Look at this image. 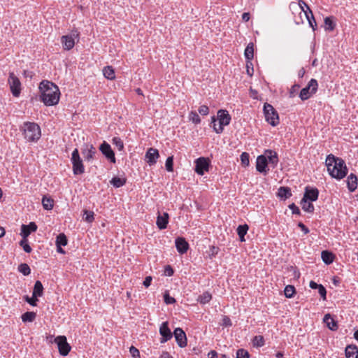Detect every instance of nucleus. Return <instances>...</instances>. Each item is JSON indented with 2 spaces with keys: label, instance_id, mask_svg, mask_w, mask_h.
<instances>
[{
  "label": "nucleus",
  "instance_id": "1",
  "mask_svg": "<svg viewBox=\"0 0 358 358\" xmlns=\"http://www.w3.org/2000/svg\"><path fill=\"white\" fill-rule=\"evenodd\" d=\"M41 92V100L45 106H55L59 100L60 92L59 87L52 82L43 80L39 85Z\"/></svg>",
  "mask_w": 358,
  "mask_h": 358
},
{
  "label": "nucleus",
  "instance_id": "2",
  "mask_svg": "<svg viewBox=\"0 0 358 358\" xmlns=\"http://www.w3.org/2000/svg\"><path fill=\"white\" fill-rule=\"evenodd\" d=\"M326 166L329 175L336 179H343L348 173V169L344 160L336 157L333 155L327 156Z\"/></svg>",
  "mask_w": 358,
  "mask_h": 358
},
{
  "label": "nucleus",
  "instance_id": "3",
  "mask_svg": "<svg viewBox=\"0 0 358 358\" xmlns=\"http://www.w3.org/2000/svg\"><path fill=\"white\" fill-rule=\"evenodd\" d=\"M22 129L24 138L29 141H37L41 137V129L39 126L34 122H24Z\"/></svg>",
  "mask_w": 358,
  "mask_h": 358
},
{
  "label": "nucleus",
  "instance_id": "4",
  "mask_svg": "<svg viewBox=\"0 0 358 358\" xmlns=\"http://www.w3.org/2000/svg\"><path fill=\"white\" fill-rule=\"evenodd\" d=\"M211 119L213 130L217 134H221L224 130V127L229 124L231 118L227 110L220 109L217 111V119L219 120L218 127H215V117L213 116Z\"/></svg>",
  "mask_w": 358,
  "mask_h": 358
},
{
  "label": "nucleus",
  "instance_id": "5",
  "mask_svg": "<svg viewBox=\"0 0 358 358\" xmlns=\"http://www.w3.org/2000/svg\"><path fill=\"white\" fill-rule=\"evenodd\" d=\"M264 114L266 121L271 126L275 127L279 124V116L273 106L268 103L264 105Z\"/></svg>",
  "mask_w": 358,
  "mask_h": 358
},
{
  "label": "nucleus",
  "instance_id": "6",
  "mask_svg": "<svg viewBox=\"0 0 358 358\" xmlns=\"http://www.w3.org/2000/svg\"><path fill=\"white\" fill-rule=\"evenodd\" d=\"M71 161L73 165V172L75 175H80L85 172L83 160L80 157L78 150L76 148L72 154Z\"/></svg>",
  "mask_w": 358,
  "mask_h": 358
},
{
  "label": "nucleus",
  "instance_id": "7",
  "mask_svg": "<svg viewBox=\"0 0 358 358\" xmlns=\"http://www.w3.org/2000/svg\"><path fill=\"white\" fill-rule=\"evenodd\" d=\"M317 81L312 78L308 85L303 88L300 93H299V97L302 101L307 100L308 98H310L313 94H315L317 90Z\"/></svg>",
  "mask_w": 358,
  "mask_h": 358
},
{
  "label": "nucleus",
  "instance_id": "8",
  "mask_svg": "<svg viewBox=\"0 0 358 358\" xmlns=\"http://www.w3.org/2000/svg\"><path fill=\"white\" fill-rule=\"evenodd\" d=\"M244 55L246 59L247 73L252 76L254 71L253 64L251 62L254 57V45L252 43L248 44L245 49Z\"/></svg>",
  "mask_w": 358,
  "mask_h": 358
},
{
  "label": "nucleus",
  "instance_id": "9",
  "mask_svg": "<svg viewBox=\"0 0 358 358\" xmlns=\"http://www.w3.org/2000/svg\"><path fill=\"white\" fill-rule=\"evenodd\" d=\"M8 82L13 96L18 97L21 92V83L19 78L14 74V73L10 72L9 73Z\"/></svg>",
  "mask_w": 358,
  "mask_h": 358
},
{
  "label": "nucleus",
  "instance_id": "10",
  "mask_svg": "<svg viewBox=\"0 0 358 358\" xmlns=\"http://www.w3.org/2000/svg\"><path fill=\"white\" fill-rule=\"evenodd\" d=\"M55 342L57 345L59 352L62 356H66L71 351V347L67 342L65 336H58L55 338Z\"/></svg>",
  "mask_w": 358,
  "mask_h": 358
},
{
  "label": "nucleus",
  "instance_id": "11",
  "mask_svg": "<svg viewBox=\"0 0 358 358\" xmlns=\"http://www.w3.org/2000/svg\"><path fill=\"white\" fill-rule=\"evenodd\" d=\"M210 160L205 157H199L195 161V172L200 176H203L206 171H208Z\"/></svg>",
  "mask_w": 358,
  "mask_h": 358
},
{
  "label": "nucleus",
  "instance_id": "12",
  "mask_svg": "<svg viewBox=\"0 0 358 358\" xmlns=\"http://www.w3.org/2000/svg\"><path fill=\"white\" fill-rule=\"evenodd\" d=\"M99 150L108 160H109L111 163H115L116 160L115 152L108 143L103 141L100 145Z\"/></svg>",
  "mask_w": 358,
  "mask_h": 358
},
{
  "label": "nucleus",
  "instance_id": "13",
  "mask_svg": "<svg viewBox=\"0 0 358 358\" xmlns=\"http://www.w3.org/2000/svg\"><path fill=\"white\" fill-rule=\"evenodd\" d=\"M267 157L263 155H259L256 160V169L258 172L267 175L269 169L268 168Z\"/></svg>",
  "mask_w": 358,
  "mask_h": 358
},
{
  "label": "nucleus",
  "instance_id": "14",
  "mask_svg": "<svg viewBox=\"0 0 358 358\" xmlns=\"http://www.w3.org/2000/svg\"><path fill=\"white\" fill-rule=\"evenodd\" d=\"M159 334L162 336L160 343H164L173 337V334L169 327V322H164L159 327Z\"/></svg>",
  "mask_w": 358,
  "mask_h": 358
},
{
  "label": "nucleus",
  "instance_id": "15",
  "mask_svg": "<svg viewBox=\"0 0 358 358\" xmlns=\"http://www.w3.org/2000/svg\"><path fill=\"white\" fill-rule=\"evenodd\" d=\"M173 335L179 347L184 348L187 345L186 334L181 328H176L173 331Z\"/></svg>",
  "mask_w": 358,
  "mask_h": 358
},
{
  "label": "nucleus",
  "instance_id": "16",
  "mask_svg": "<svg viewBox=\"0 0 358 358\" xmlns=\"http://www.w3.org/2000/svg\"><path fill=\"white\" fill-rule=\"evenodd\" d=\"M319 196V191L315 187H306L303 199H307L309 201H315L317 200Z\"/></svg>",
  "mask_w": 358,
  "mask_h": 358
},
{
  "label": "nucleus",
  "instance_id": "17",
  "mask_svg": "<svg viewBox=\"0 0 358 358\" xmlns=\"http://www.w3.org/2000/svg\"><path fill=\"white\" fill-rule=\"evenodd\" d=\"M176 247L177 251L180 254H184L187 252L189 249V243L183 237H178L175 241Z\"/></svg>",
  "mask_w": 358,
  "mask_h": 358
},
{
  "label": "nucleus",
  "instance_id": "18",
  "mask_svg": "<svg viewBox=\"0 0 358 358\" xmlns=\"http://www.w3.org/2000/svg\"><path fill=\"white\" fill-rule=\"evenodd\" d=\"M159 157V154L158 150L150 148L148 150L145 154V158L147 159V162L150 165H153L156 164L157 159Z\"/></svg>",
  "mask_w": 358,
  "mask_h": 358
},
{
  "label": "nucleus",
  "instance_id": "19",
  "mask_svg": "<svg viewBox=\"0 0 358 358\" xmlns=\"http://www.w3.org/2000/svg\"><path fill=\"white\" fill-rule=\"evenodd\" d=\"M37 230V225L35 222H31L29 224H22L21 226L20 235L22 238H27L31 232Z\"/></svg>",
  "mask_w": 358,
  "mask_h": 358
},
{
  "label": "nucleus",
  "instance_id": "20",
  "mask_svg": "<svg viewBox=\"0 0 358 358\" xmlns=\"http://www.w3.org/2000/svg\"><path fill=\"white\" fill-rule=\"evenodd\" d=\"M267 157L268 164L272 166V168H275L278 163V156L275 151L272 150H266L264 155Z\"/></svg>",
  "mask_w": 358,
  "mask_h": 358
},
{
  "label": "nucleus",
  "instance_id": "21",
  "mask_svg": "<svg viewBox=\"0 0 358 358\" xmlns=\"http://www.w3.org/2000/svg\"><path fill=\"white\" fill-rule=\"evenodd\" d=\"M301 3H303L306 6V8L308 10V12L305 11V15L306 16V18L308 21L310 26L313 28V30H315V27H317V23H316V21L313 16V13L312 10H310V7L306 4V3L304 1H303V0L299 1V6H301Z\"/></svg>",
  "mask_w": 358,
  "mask_h": 358
},
{
  "label": "nucleus",
  "instance_id": "22",
  "mask_svg": "<svg viewBox=\"0 0 358 358\" xmlns=\"http://www.w3.org/2000/svg\"><path fill=\"white\" fill-rule=\"evenodd\" d=\"M169 215L167 213L164 212L163 214H158L157 217L156 224L159 229H164L167 227L169 223Z\"/></svg>",
  "mask_w": 358,
  "mask_h": 358
},
{
  "label": "nucleus",
  "instance_id": "23",
  "mask_svg": "<svg viewBox=\"0 0 358 358\" xmlns=\"http://www.w3.org/2000/svg\"><path fill=\"white\" fill-rule=\"evenodd\" d=\"M357 177L356 175L351 173L347 178V186L350 192H354L357 187Z\"/></svg>",
  "mask_w": 358,
  "mask_h": 358
},
{
  "label": "nucleus",
  "instance_id": "24",
  "mask_svg": "<svg viewBox=\"0 0 358 358\" xmlns=\"http://www.w3.org/2000/svg\"><path fill=\"white\" fill-rule=\"evenodd\" d=\"M61 43L62 44L63 48L66 50H71L75 45V41L68 35L62 36Z\"/></svg>",
  "mask_w": 358,
  "mask_h": 358
},
{
  "label": "nucleus",
  "instance_id": "25",
  "mask_svg": "<svg viewBox=\"0 0 358 358\" xmlns=\"http://www.w3.org/2000/svg\"><path fill=\"white\" fill-rule=\"evenodd\" d=\"M323 321L326 323L328 328L331 331H336L338 329L337 322L335 321L329 313L324 315Z\"/></svg>",
  "mask_w": 358,
  "mask_h": 358
},
{
  "label": "nucleus",
  "instance_id": "26",
  "mask_svg": "<svg viewBox=\"0 0 358 358\" xmlns=\"http://www.w3.org/2000/svg\"><path fill=\"white\" fill-rule=\"evenodd\" d=\"M345 352L346 358H358V348L356 345H348Z\"/></svg>",
  "mask_w": 358,
  "mask_h": 358
},
{
  "label": "nucleus",
  "instance_id": "27",
  "mask_svg": "<svg viewBox=\"0 0 358 358\" xmlns=\"http://www.w3.org/2000/svg\"><path fill=\"white\" fill-rule=\"evenodd\" d=\"M96 153V150L92 145H90V148H86L82 151V154L87 161L92 160Z\"/></svg>",
  "mask_w": 358,
  "mask_h": 358
},
{
  "label": "nucleus",
  "instance_id": "28",
  "mask_svg": "<svg viewBox=\"0 0 358 358\" xmlns=\"http://www.w3.org/2000/svg\"><path fill=\"white\" fill-rule=\"evenodd\" d=\"M321 257L324 263L329 265L334 262L335 256L330 251L323 250L321 253Z\"/></svg>",
  "mask_w": 358,
  "mask_h": 358
},
{
  "label": "nucleus",
  "instance_id": "29",
  "mask_svg": "<svg viewBox=\"0 0 358 358\" xmlns=\"http://www.w3.org/2000/svg\"><path fill=\"white\" fill-rule=\"evenodd\" d=\"M278 196L282 199H287L292 196L291 189L288 187H280L278 189Z\"/></svg>",
  "mask_w": 358,
  "mask_h": 358
},
{
  "label": "nucleus",
  "instance_id": "30",
  "mask_svg": "<svg viewBox=\"0 0 358 358\" xmlns=\"http://www.w3.org/2000/svg\"><path fill=\"white\" fill-rule=\"evenodd\" d=\"M32 294H34V297H41L43 296V286L41 281H39V280L36 281L34 286Z\"/></svg>",
  "mask_w": 358,
  "mask_h": 358
},
{
  "label": "nucleus",
  "instance_id": "31",
  "mask_svg": "<svg viewBox=\"0 0 358 358\" xmlns=\"http://www.w3.org/2000/svg\"><path fill=\"white\" fill-rule=\"evenodd\" d=\"M248 229H249V227H248V224H246L239 225L236 231H237V234L239 236V239L241 242H243L245 241V236L247 234Z\"/></svg>",
  "mask_w": 358,
  "mask_h": 358
},
{
  "label": "nucleus",
  "instance_id": "32",
  "mask_svg": "<svg viewBox=\"0 0 358 358\" xmlns=\"http://www.w3.org/2000/svg\"><path fill=\"white\" fill-rule=\"evenodd\" d=\"M312 201H307V199H303L301 201V205L302 206V209L308 213H313L315 208L313 204L311 203Z\"/></svg>",
  "mask_w": 358,
  "mask_h": 358
},
{
  "label": "nucleus",
  "instance_id": "33",
  "mask_svg": "<svg viewBox=\"0 0 358 358\" xmlns=\"http://www.w3.org/2000/svg\"><path fill=\"white\" fill-rule=\"evenodd\" d=\"M103 73L104 77L108 80H113L115 77L114 69L110 66L103 68Z\"/></svg>",
  "mask_w": 358,
  "mask_h": 358
},
{
  "label": "nucleus",
  "instance_id": "34",
  "mask_svg": "<svg viewBox=\"0 0 358 358\" xmlns=\"http://www.w3.org/2000/svg\"><path fill=\"white\" fill-rule=\"evenodd\" d=\"M42 205L44 209L45 210H51L54 206V201L50 197H48L46 196H43L42 199Z\"/></svg>",
  "mask_w": 358,
  "mask_h": 358
},
{
  "label": "nucleus",
  "instance_id": "35",
  "mask_svg": "<svg viewBox=\"0 0 358 358\" xmlns=\"http://www.w3.org/2000/svg\"><path fill=\"white\" fill-rule=\"evenodd\" d=\"M36 317V314L34 312L27 311L22 315V320L23 322H31Z\"/></svg>",
  "mask_w": 358,
  "mask_h": 358
},
{
  "label": "nucleus",
  "instance_id": "36",
  "mask_svg": "<svg viewBox=\"0 0 358 358\" xmlns=\"http://www.w3.org/2000/svg\"><path fill=\"white\" fill-rule=\"evenodd\" d=\"M110 184L113 185V187L116 188H119L122 187L126 183L125 178H121L119 177H113L110 181Z\"/></svg>",
  "mask_w": 358,
  "mask_h": 358
},
{
  "label": "nucleus",
  "instance_id": "37",
  "mask_svg": "<svg viewBox=\"0 0 358 358\" xmlns=\"http://www.w3.org/2000/svg\"><path fill=\"white\" fill-rule=\"evenodd\" d=\"M56 245L66 246L68 243V240L66 235L63 233L59 234L56 238Z\"/></svg>",
  "mask_w": 358,
  "mask_h": 358
},
{
  "label": "nucleus",
  "instance_id": "38",
  "mask_svg": "<svg viewBox=\"0 0 358 358\" xmlns=\"http://www.w3.org/2000/svg\"><path fill=\"white\" fill-rule=\"evenodd\" d=\"M211 299V294L208 292H205L199 296L198 301L201 304H206L208 303Z\"/></svg>",
  "mask_w": 358,
  "mask_h": 358
},
{
  "label": "nucleus",
  "instance_id": "39",
  "mask_svg": "<svg viewBox=\"0 0 358 358\" xmlns=\"http://www.w3.org/2000/svg\"><path fill=\"white\" fill-rule=\"evenodd\" d=\"M83 219L87 222L91 223L94 220V213L92 211L84 210Z\"/></svg>",
  "mask_w": 358,
  "mask_h": 358
},
{
  "label": "nucleus",
  "instance_id": "40",
  "mask_svg": "<svg viewBox=\"0 0 358 358\" xmlns=\"http://www.w3.org/2000/svg\"><path fill=\"white\" fill-rule=\"evenodd\" d=\"M19 272L22 273L24 275H28L31 273V269L29 265L26 263H22L18 266Z\"/></svg>",
  "mask_w": 358,
  "mask_h": 358
},
{
  "label": "nucleus",
  "instance_id": "41",
  "mask_svg": "<svg viewBox=\"0 0 358 358\" xmlns=\"http://www.w3.org/2000/svg\"><path fill=\"white\" fill-rule=\"evenodd\" d=\"M20 245L22 247L24 251L27 253H30L32 250L31 246L28 243L27 238H22L20 241Z\"/></svg>",
  "mask_w": 358,
  "mask_h": 358
},
{
  "label": "nucleus",
  "instance_id": "42",
  "mask_svg": "<svg viewBox=\"0 0 358 358\" xmlns=\"http://www.w3.org/2000/svg\"><path fill=\"white\" fill-rule=\"evenodd\" d=\"M324 24L326 26V29L329 31H332L335 28V23L332 20V17H327L324 19Z\"/></svg>",
  "mask_w": 358,
  "mask_h": 358
},
{
  "label": "nucleus",
  "instance_id": "43",
  "mask_svg": "<svg viewBox=\"0 0 358 358\" xmlns=\"http://www.w3.org/2000/svg\"><path fill=\"white\" fill-rule=\"evenodd\" d=\"M253 345L256 347H262L264 345V338L262 336H255L252 340Z\"/></svg>",
  "mask_w": 358,
  "mask_h": 358
},
{
  "label": "nucleus",
  "instance_id": "44",
  "mask_svg": "<svg viewBox=\"0 0 358 358\" xmlns=\"http://www.w3.org/2000/svg\"><path fill=\"white\" fill-rule=\"evenodd\" d=\"M284 293L287 298H292L295 293V287L293 285H287L285 288Z\"/></svg>",
  "mask_w": 358,
  "mask_h": 358
},
{
  "label": "nucleus",
  "instance_id": "45",
  "mask_svg": "<svg viewBox=\"0 0 358 358\" xmlns=\"http://www.w3.org/2000/svg\"><path fill=\"white\" fill-rule=\"evenodd\" d=\"M189 120L194 124H199L201 122V118L196 111H191L189 114Z\"/></svg>",
  "mask_w": 358,
  "mask_h": 358
},
{
  "label": "nucleus",
  "instance_id": "46",
  "mask_svg": "<svg viewBox=\"0 0 358 358\" xmlns=\"http://www.w3.org/2000/svg\"><path fill=\"white\" fill-rule=\"evenodd\" d=\"M166 169L171 172L173 171V157H168L165 163Z\"/></svg>",
  "mask_w": 358,
  "mask_h": 358
},
{
  "label": "nucleus",
  "instance_id": "47",
  "mask_svg": "<svg viewBox=\"0 0 358 358\" xmlns=\"http://www.w3.org/2000/svg\"><path fill=\"white\" fill-rule=\"evenodd\" d=\"M24 300L29 303L32 306H37L38 297H34V294H32L31 297H29L28 295L24 296Z\"/></svg>",
  "mask_w": 358,
  "mask_h": 358
},
{
  "label": "nucleus",
  "instance_id": "48",
  "mask_svg": "<svg viewBox=\"0 0 358 358\" xmlns=\"http://www.w3.org/2000/svg\"><path fill=\"white\" fill-rule=\"evenodd\" d=\"M236 358H250V354L246 350L241 348L236 351Z\"/></svg>",
  "mask_w": 358,
  "mask_h": 358
},
{
  "label": "nucleus",
  "instance_id": "49",
  "mask_svg": "<svg viewBox=\"0 0 358 358\" xmlns=\"http://www.w3.org/2000/svg\"><path fill=\"white\" fill-rule=\"evenodd\" d=\"M249 158H250V156H249V154L248 152H243L241 155V164L244 166H248L249 165V164H250Z\"/></svg>",
  "mask_w": 358,
  "mask_h": 358
},
{
  "label": "nucleus",
  "instance_id": "50",
  "mask_svg": "<svg viewBox=\"0 0 358 358\" xmlns=\"http://www.w3.org/2000/svg\"><path fill=\"white\" fill-rule=\"evenodd\" d=\"M113 143L117 148L119 150H122L124 148L123 141L119 137H114L112 140Z\"/></svg>",
  "mask_w": 358,
  "mask_h": 358
},
{
  "label": "nucleus",
  "instance_id": "51",
  "mask_svg": "<svg viewBox=\"0 0 358 358\" xmlns=\"http://www.w3.org/2000/svg\"><path fill=\"white\" fill-rule=\"evenodd\" d=\"M164 300L166 304H173L176 303V299L169 295L168 291L165 292L164 294Z\"/></svg>",
  "mask_w": 358,
  "mask_h": 358
},
{
  "label": "nucleus",
  "instance_id": "52",
  "mask_svg": "<svg viewBox=\"0 0 358 358\" xmlns=\"http://www.w3.org/2000/svg\"><path fill=\"white\" fill-rule=\"evenodd\" d=\"M129 352L134 358H140L139 350L137 348H136L134 346L130 347Z\"/></svg>",
  "mask_w": 358,
  "mask_h": 358
},
{
  "label": "nucleus",
  "instance_id": "53",
  "mask_svg": "<svg viewBox=\"0 0 358 358\" xmlns=\"http://www.w3.org/2000/svg\"><path fill=\"white\" fill-rule=\"evenodd\" d=\"M317 289H318V293L320 294V295L322 298V299L326 300V296H327L326 288L322 285H320V286L317 288Z\"/></svg>",
  "mask_w": 358,
  "mask_h": 358
},
{
  "label": "nucleus",
  "instance_id": "54",
  "mask_svg": "<svg viewBox=\"0 0 358 358\" xmlns=\"http://www.w3.org/2000/svg\"><path fill=\"white\" fill-rule=\"evenodd\" d=\"M68 36L71 37V39H73L74 41L76 40H77V41H78L79 37H80V32L77 29H73L71 31V34Z\"/></svg>",
  "mask_w": 358,
  "mask_h": 358
},
{
  "label": "nucleus",
  "instance_id": "55",
  "mask_svg": "<svg viewBox=\"0 0 358 358\" xmlns=\"http://www.w3.org/2000/svg\"><path fill=\"white\" fill-rule=\"evenodd\" d=\"M198 110L201 115H207L209 113V108L206 105L201 106Z\"/></svg>",
  "mask_w": 358,
  "mask_h": 358
},
{
  "label": "nucleus",
  "instance_id": "56",
  "mask_svg": "<svg viewBox=\"0 0 358 358\" xmlns=\"http://www.w3.org/2000/svg\"><path fill=\"white\" fill-rule=\"evenodd\" d=\"M289 208L292 210L293 214L300 215L301 211L299 208L293 203L289 205Z\"/></svg>",
  "mask_w": 358,
  "mask_h": 358
},
{
  "label": "nucleus",
  "instance_id": "57",
  "mask_svg": "<svg viewBox=\"0 0 358 358\" xmlns=\"http://www.w3.org/2000/svg\"><path fill=\"white\" fill-rule=\"evenodd\" d=\"M224 327H231L232 325L230 318L227 316H224L222 319V324Z\"/></svg>",
  "mask_w": 358,
  "mask_h": 358
},
{
  "label": "nucleus",
  "instance_id": "58",
  "mask_svg": "<svg viewBox=\"0 0 358 358\" xmlns=\"http://www.w3.org/2000/svg\"><path fill=\"white\" fill-rule=\"evenodd\" d=\"M164 272L165 274L168 276H171L173 275V269L170 265L166 266Z\"/></svg>",
  "mask_w": 358,
  "mask_h": 358
},
{
  "label": "nucleus",
  "instance_id": "59",
  "mask_svg": "<svg viewBox=\"0 0 358 358\" xmlns=\"http://www.w3.org/2000/svg\"><path fill=\"white\" fill-rule=\"evenodd\" d=\"M300 88V85L299 84H294L290 89L289 94L290 96L292 97L294 96L295 92Z\"/></svg>",
  "mask_w": 358,
  "mask_h": 358
},
{
  "label": "nucleus",
  "instance_id": "60",
  "mask_svg": "<svg viewBox=\"0 0 358 358\" xmlns=\"http://www.w3.org/2000/svg\"><path fill=\"white\" fill-rule=\"evenodd\" d=\"M298 227L303 231L305 234H307L309 233L308 228L302 222L298 223Z\"/></svg>",
  "mask_w": 358,
  "mask_h": 358
},
{
  "label": "nucleus",
  "instance_id": "61",
  "mask_svg": "<svg viewBox=\"0 0 358 358\" xmlns=\"http://www.w3.org/2000/svg\"><path fill=\"white\" fill-rule=\"evenodd\" d=\"M152 277L151 276H147L145 277L143 282V285L145 287H148L150 284H151V282H152Z\"/></svg>",
  "mask_w": 358,
  "mask_h": 358
},
{
  "label": "nucleus",
  "instance_id": "62",
  "mask_svg": "<svg viewBox=\"0 0 358 358\" xmlns=\"http://www.w3.org/2000/svg\"><path fill=\"white\" fill-rule=\"evenodd\" d=\"M217 252H218V248L212 246L210 248V253L209 256L210 257V258H212L213 257H215L217 254Z\"/></svg>",
  "mask_w": 358,
  "mask_h": 358
},
{
  "label": "nucleus",
  "instance_id": "63",
  "mask_svg": "<svg viewBox=\"0 0 358 358\" xmlns=\"http://www.w3.org/2000/svg\"><path fill=\"white\" fill-rule=\"evenodd\" d=\"M217 352L215 350H211L208 354V358H217Z\"/></svg>",
  "mask_w": 358,
  "mask_h": 358
},
{
  "label": "nucleus",
  "instance_id": "64",
  "mask_svg": "<svg viewBox=\"0 0 358 358\" xmlns=\"http://www.w3.org/2000/svg\"><path fill=\"white\" fill-rule=\"evenodd\" d=\"M160 358H173V357L168 352H163Z\"/></svg>",
  "mask_w": 358,
  "mask_h": 358
}]
</instances>
